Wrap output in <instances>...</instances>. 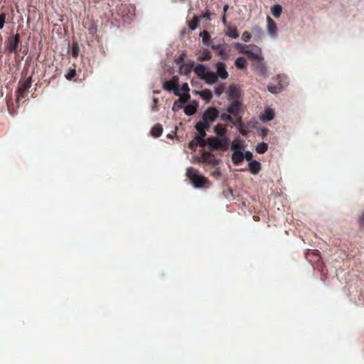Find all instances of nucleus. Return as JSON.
I'll use <instances>...</instances> for the list:
<instances>
[{
    "label": "nucleus",
    "mask_w": 364,
    "mask_h": 364,
    "mask_svg": "<svg viewBox=\"0 0 364 364\" xmlns=\"http://www.w3.org/2000/svg\"><path fill=\"white\" fill-rule=\"evenodd\" d=\"M186 176L196 188H202L208 183V179L199 175L198 171L193 167L187 168Z\"/></svg>",
    "instance_id": "1"
},
{
    "label": "nucleus",
    "mask_w": 364,
    "mask_h": 364,
    "mask_svg": "<svg viewBox=\"0 0 364 364\" xmlns=\"http://www.w3.org/2000/svg\"><path fill=\"white\" fill-rule=\"evenodd\" d=\"M228 137L210 136L208 138V145L210 151L219 149L225 150L228 149Z\"/></svg>",
    "instance_id": "2"
},
{
    "label": "nucleus",
    "mask_w": 364,
    "mask_h": 364,
    "mask_svg": "<svg viewBox=\"0 0 364 364\" xmlns=\"http://www.w3.org/2000/svg\"><path fill=\"white\" fill-rule=\"evenodd\" d=\"M219 116V112L215 107H209L203 114L202 120L199 123L210 127V124L215 121Z\"/></svg>",
    "instance_id": "3"
},
{
    "label": "nucleus",
    "mask_w": 364,
    "mask_h": 364,
    "mask_svg": "<svg viewBox=\"0 0 364 364\" xmlns=\"http://www.w3.org/2000/svg\"><path fill=\"white\" fill-rule=\"evenodd\" d=\"M32 83V76L28 77L25 81H19V86L16 90L17 101L19 100L20 97L24 98L26 95V92L31 87Z\"/></svg>",
    "instance_id": "4"
},
{
    "label": "nucleus",
    "mask_w": 364,
    "mask_h": 364,
    "mask_svg": "<svg viewBox=\"0 0 364 364\" xmlns=\"http://www.w3.org/2000/svg\"><path fill=\"white\" fill-rule=\"evenodd\" d=\"M179 77L177 75L173 76L171 80L164 82L163 88L167 91H173L175 95H180L178 90Z\"/></svg>",
    "instance_id": "5"
},
{
    "label": "nucleus",
    "mask_w": 364,
    "mask_h": 364,
    "mask_svg": "<svg viewBox=\"0 0 364 364\" xmlns=\"http://www.w3.org/2000/svg\"><path fill=\"white\" fill-rule=\"evenodd\" d=\"M281 78L280 75L272 78V82L267 86V89L271 93L277 94L282 90Z\"/></svg>",
    "instance_id": "6"
},
{
    "label": "nucleus",
    "mask_w": 364,
    "mask_h": 364,
    "mask_svg": "<svg viewBox=\"0 0 364 364\" xmlns=\"http://www.w3.org/2000/svg\"><path fill=\"white\" fill-rule=\"evenodd\" d=\"M20 43V35L15 34L13 37L9 39V44L7 49L10 53H17V48Z\"/></svg>",
    "instance_id": "7"
},
{
    "label": "nucleus",
    "mask_w": 364,
    "mask_h": 364,
    "mask_svg": "<svg viewBox=\"0 0 364 364\" xmlns=\"http://www.w3.org/2000/svg\"><path fill=\"white\" fill-rule=\"evenodd\" d=\"M217 72L216 75H218V78L220 77L223 80L227 79L228 77V73L226 70V65L224 63L218 62L216 64Z\"/></svg>",
    "instance_id": "8"
},
{
    "label": "nucleus",
    "mask_w": 364,
    "mask_h": 364,
    "mask_svg": "<svg viewBox=\"0 0 364 364\" xmlns=\"http://www.w3.org/2000/svg\"><path fill=\"white\" fill-rule=\"evenodd\" d=\"M240 107L241 103L237 100H235L228 107V112L234 117H237L240 114Z\"/></svg>",
    "instance_id": "9"
},
{
    "label": "nucleus",
    "mask_w": 364,
    "mask_h": 364,
    "mask_svg": "<svg viewBox=\"0 0 364 364\" xmlns=\"http://www.w3.org/2000/svg\"><path fill=\"white\" fill-rule=\"evenodd\" d=\"M267 31L271 36L275 37L277 36V26L276 23L269 16L267 18Z\"/></svg>",
    "instance_id": "10"
},
{
    "label": "nucleus",
    "mask_w": 364,
    "mask_h": 364,
    "mask_svg": "<svg viewBox=\"0 0 364 364\" xmlns=\"http://www.w3.org/2000/svg\"><path fill=\"white\" fill-rule=\"evenodd\" d=\"M244 160V154L241 151H235L232 154V161L235 165H240Z\"/></svg>",
    "instance_id": "11"
},
{
    "label": "nucleus",
    "mask_w": 364,
    "mask_h": 364,
    "mask_svg": "<svg viewBox=\"0 0 364 364\" xmlns=\"http://www.w3.org/2000/svg\"><path fill=\"white\" fill-rule=\"evenodd\" d=\"M203 80H204L206 83L212 85L218 80V75L215 73L208 70Z\"/></svg>",
    "instance_id": "12"
},
{
    "label": "nucleus",
    "mask_w": 364,
    "mask_h": 364,
    "mask_svg": "<svg viewBox=\"0 0 364 364\" xmlns=\"http://www.w3.org/2000/svg\"><path fill=\"white\" fill-rule=\"evenodd\" d=\"M248 166L250 171L254 175L257 174L261 170V164L256 160L251 161Z\"/></svg>",
    "instance_id": "13"
},
{
    "label": "nucleus",
    "mask_w": 364,
    "mask_h": 364,
    "mask_svg": "<svg viewBox=\"0 0 364 364\" xmlns=\"http://www.w3.org/2000/svg\"><path fill=\"white\" fill-rule=\"evenodd\" d=\"M274 117V112L273 109H267L260 116V119L262 122H269Z\"/></svg>",
    "instance_id": "14"
},
{
    "label": "nucleus",
    "mask_w": 364,
    "mask_h": 364,
    "mask_svg": "<svg viewBox=\"0 0 364 364\" xmlns=\"http://www.w3.org/2000/svg\"><path fill=\"white\" fill-rule=\"evenodd\" d=\"M195 128L199 134V135L196 136V137L205 138L206 136L205 130L208 129L210 127H205V125L203 124L202 123L197 122Z\"/></svg>",
    "instance_id": "15"
},
{
    "label": "nucleus",
    "mask_w": 364,
    "mask_h": 364,
    "mask_svg": "<svg viewBox=\"0 0 364 364\" xmlns=\"http://www.w3.org/2000/svg\"><path fill=\"white\" fill-rule=\"evenodd\" d=\"M211 47L214 50H216L218 52V54L221 58H223V59L227 58L226 53H225L226 50H225V47L224 45H223V44L212 45Z\"/></svg>",
    "instance_id": "16"
},
{
    "label": "nucleus",
    "mask_w": 364,
    "mask_h": 364,
    "mask_svg": "<svg viewBox=\"0 0 364 364\" xmlns=\"http://www.w3.org/2000/svg\"><path fill=\"white\" fill-rule=\"evenodd\" d=\"M214 131L218 137H227V129L224 125L220 124H217L214 127Z\"/></svg>",
    "instance_id": "17"
},
{
    "label": "nucleus",
    "mask_w": 364,
    "mask_h": 364,
    "mask_svg": "<svg viewBox=\"0 0 364 364\" xmlns=\"http://www.w3.org/2000/svg\"><path fill=\"white\" fill-rule=\"evenodd\" d=\"M207 71L208 70H206L205 67L203 65H202V64H198L194 68V72L202 80L204 77L205 75L206 74Z\"/></svg>",
    "instance_id": "18"
},
{
    "label": "nucleus",
    "mask_w": 364,
    "mask_h": 364,
    "mask_svg": "<svg viewBox=\"0 0 364 364\" xmlns=\"http://www.w3.org/2000/svg\"><path fill=\"white\" fill-rule=\"evenodd\" d=\"M229 96L234 100H237L240 95V90L236 86L230 85L228 90Z\"/></svg>",
    "instance_id": "19"
},
{
    "label": "nucleus",
    "mask_w": 364,
    "mask_h": 364,
    "mask_svg": "<svg viewBox=\"0 0 364 364\" xmlns=\"http://www.w3.org/2000/svg\"><path fill=\"white\" fill-rule=\"evenodd\" d=\"M193 67V63L191 64H181L179 68L180 73L182 75H188Z\"/></svg>",
    "instance_id": "20"
},
{
    "label": "nucleus",
    "mask_w": 364,
    "mask_h": 364,
    "mask_svg": "<svg viewBox=\"0 0 364 364\" xmlns=\"http://www.w3.org/2000/svg\"><path fill=\"white\" fill-rule=\"evenodd\" d=\"M163 132L162 126L160 124H157L154 126V127L151 129V135L154 137H159L161 135Z\"/></svg>",
    "instance_id": "21"
},
{
    "label": "nucleus",
    "mask_w": 364,
    "mask_h": 364,
    "mask_svg": "<svg viewBox=\"0 0 364 364\" xmlns=\"http://www.w3.org/2000/svg\"><path fill=\"white\" fill-rule=\"evenodd\" d=\"M200 97L206 102H210L213 97L212 92L208 89H205L200 92Z\"/></svg>",
    "instance_id": "22"
},
{
    "label": "nucleus",
    "mask_w": 364,
    "mask_h": 364,
    "mask_svg": "<svg viewBox=\"0 0 364 364\" xmlns=\"http://www.w3.org/2000/svg\"><path fill=\"white\" fill-rule=\"evenodd\" d=\"M282 12V7L279 4L274 5L271 8V13L275 18H279Z\"/></svg>",
    "instance_id": "23"
},
{
    "label": "nucleus",
    "mask_w": 364,
    "mask_h": 364,
    "mask_svg": "<svg viewBox=\"0 0 364 364\" xmlns=\"http://www.w3.org/2000/svg\"><path fill=\"white\" fill-rule=\"evenodd\" d=\"M243 143L240 139H235L231 144V149L232 151H240L241 149H243Z\"/></svg>",
    "instance_id": "24"
},
{
    "label": "nucleus",
    "mask_w": 364,
    "mask_h": 364,
    "mask_svg": "<svg viewBox=\"0 0 364 364\" xmlns=\"http://www.w3.org/2000/svg\"><path fill=\"white\" fill-rule=\"evenodd\" d=\"M242 53L247 55L249 58L255 60H257L259 59V54L253 52L252 50L250 49L249 48H247L245 50H242Z\"/></svg>",
    "instance_id": "25"
},
{
    "label": "nucleus",
    "mask_w": 364,
    "mask_h": 364,
    "mask_svg": "<svg viewBox=\"0 0 364 364\" xmlns=\"http://www.w3.org/2000/svg\"><path fill=\"white\" fill-rule=\"evenodd\" d=\"M212 55L208 50H203L200 55L198 56V60L200 61H208L210 60Z\"/></svg>",
    "instance_id": "26"
},
{
    "label": "nucleus",
    "mask_w": 364,
    "mask_h": 364,
    "mask_svg": "<svg viewBox=\"0 0 364 364\" xmlns=\"http://www.w3.org/2000/svg\"><path fill=\"white\" fill-rule=\"evenodd\" d=\"M226 35L232 38H237L239 37V33L237 32V29L236 27H229L226 32Z\"/></svg>",
    "instance_id": "27"
},
{
    "label": "nucleus",
    "mask_w": 364,
    "mask_h": 364,
    "mask_svg": "<svg viewBox=\"0 0 364 364\" xmlns=\"http://www.w3.org/2000/svg\"><path fill=\"white\" fill-rule=\"evenodd\" d=\"M235 65L238 69H244L247 65V61L245 58L239 57L236 59Z\"/></svg>",
    "instance_id": "28"
},
{
    "label": "nucleus",
    "mask_w": 364,
    "mask_h": 364,
    "mask_svg": "<svg viewBox=\"0 0 364 364\" xmlns=\"http://www.w3.org/2000/svg\"><path fill=\"white\" fill-rule=\"evenodd\" d=\"M197 107L193 105H188L184 107V112L186 115H193L196 113Z\"/></svg>",
    "instance_id": "29"
},
{
    "label": "nucleus",
    "mask_w": 364,
    "mask_h": 364,
    "mask_svg": "<svg viewBox=\"0 0 364 364\" xmlns=\"http://www.w3.org/2000/svg\"><path fill=\"white\" fill-rule=\"evenodd\" d=\"M268 149V144L264 142L259 143L256 146V151L258 154H264Z\"/></svg>",
    "instance_id": "30"
},
{
    "label": "nucleus",
    "mask_w": 364,
    "mask_h": 364,
    "mask_svg": "<svg viewBox=\"0 0 364 364\" xmlns=\"http://www.w3.org/2000/svg\"><path fill=\"white\" fill-rule=\"evenodd\" d=\"M200 36L202 37L203 43L208 46L210 41V35L207 31H203L200 33Z\"/></svg>",
    "instance_id": "31"
},
{
    "label": "nucleus",
    "mask_w": 364,
    "mask_h": 364,
    "mask_svg": "<svg viewBox=\"0 0 364 364\" xmlns=\"http://www.w3.org/2000/svg\"><path fill=\"white\" fill-rule=\"evenodd\" d=\"M79 46L77 42H73L72 44V50H71V55L73 58H77L79 55Z\"/></svg>",
    "instance_id": "32"
},
{
    "label": "nucleus",
    "mask_w": 364,
    "mask_h": 364,
    "mask_svg": "<svg viewBox=\"0 0 364 364\" xmlns=\"http://www.w3.org/2000/svg\"><path fill=\"white\" fill-rule=\"evenodd\" d=\"M183 107V102L181 100H177L174 102V103L173 105L172 110L173 112H178Z\"/></svg>",
    "instance_id": "33"
},
{
    "label": "nucleus",
    "mask_w": 364,
    "mask_h": 364,
    "mask_svg": "<svg viewBox=\"0 0 364 364\" xmlns=\"http://www.w3.org/2000/svg\"><path fill=\"white\" fill-rule=\"evenodd\" d=\"M199 23V19L198 17H194L189 23L188 26L191 30H195Z\"/></svg>",
    "instance_id": "34"
},
{
    "label": "nucleus",
    "mask_w": 364,
    "mask_h": 364,
    "mask_svg": "<svg viewBox=\"0 0 364 364\" xmlns=\"http://www.w3.org/2000/svg\"><path fill=\"white\" fill-rule=\"evenodd\" d=\"M195 139L196 140V143H198V145L200 146L205 147L206 145H208V139L205 140L204 138L196 136H195Z\"/></svg>",
    "instance_id": "35"
},
{
    "label": "nucleus",
    "mask_w": 364,
    "mask_h": 364,
    "mask_svg": "<svg viewBox=\"0 0 364 364\" xmlns=\"http://www.w3.org/2000/svg\"><path fill=\"white\" fill-rule=\"evenodd\" d=\"M232 114H227V113H223L221 115H220V119L223 120V121H225V122H233V119H232V117L231 116Z\"/></svg>",
    "instance_id": "36"
},
{
    "label": "nucleus",
    "mask_w": 364,
    "mask_h": 364,
    "mask_svg": "<svg viewBox=\"0 0 364 364\" xmlns=\"http://www.w3.org/2000/svg\"><path fill=\"white\" fill-rule=\"evenodd\" d=\"M235 47L239 50L240 53H242V50H245L247 48H250V46H247V45H242L240 43H235Z\"/></svg>",
    "instance_id": "37"
},
{
    "label": "nucleus",
    "mask_w": 364,
    "mask_h": 364,
    "mask_svg": "<svg viewBox=\"0 0 364 364\" xmlns=\"http://www.w3.org/2000/svg\"><path fill=\"white\" fill-rule=\"evenodd\" d=\"M76 75L75 69H70L69 72L65 75V77L68 80H73V78Z\"/></svg>",
    "instance_id": "38"
},
{
    "label": "nucleus",
    "mask_w": 364,
    "mask_h": 364,
    "mask_svg": "<svg viewBox=\"0 0 364 364\" xmlns=\"http://www.w3.org/2000/svg\"><path fill=\"white\" fill-rule=\"evenodd\" d=\"M252 35L248 31H245L242 34V40L245 42H248L251 39Z\"/></svg>",
    "instance_id": "39"
},
{
    "label": "nucleus",
    "mask_w": 364,
    "mask_h": 364,
    "mask_svg": "<svg viewBox=\"0 0 364 364\" xmlns=\"http://www.w3.org/2000/svg\"><path fill=\"white\" fill-rule=\"evenodd\" d=\"M6 15L5 13L0 14V29H3L6 21Z\"/></svg>",
    "instance_id": "40"
},
{
    "label": "nucleus",
    "mask_w": 364,
    "mask_h": 364,
    "mask_svg": "<svg viewBox=\"0 0 364 364\" xmlns=\"http://www.w3.org/2000/svg\"><path fill=\"white\" fill-rule=\"evenodd\" d=\"M252 158H253V154L251 151H245V153L244 154V159H245L247 161L250 162L251 161H253Z\"/></svg>",
    "instance_id": "41"
},
{
    "label": "nucleus",
    "mask_w": 364,
    "mask_h": 364,
    "mask_svg": "<svg viewBox=\"0 0 364 364\" xmlns=\"http://www.w3.org/2000/svg\"><path fill=\"white\" fill-rule=\"evenodd\" d=\"M180 97L178 100H181L183 102V105L190 99V95L188 93H184L183 95H178Z\"/></svg>",
    "instance_id": "42"
},
{
    "label": "nucleus",
    "mask_w": 364,
    "mask_h": 364,
    "mask_svg": "<svg viewBox=\"0 0 364 364\" xmlns=\"http://www.w3.org/2000/svg\"><path fill=\"white\" fill-rule=\"evenodd\" d=\"M224 92V87L223 86H218L215 88V93L218 97H220L222 93Z\"/></svg>",
    "instance_id": "43"
},
{
    "label": "nucleus",
    "mask_w": 364,
    "mask_h": 364,
    "mask_svg": "<svg viewBox=\"0 0 364 364\" xmlns=\"http://www.w3.org/2000/svg\"><path fill=\"white\" fill-rule=\"evenodd\" d=\"M196 139L194 138L189 144V147L193 149V150H196L197 146H198V143H196Z\"/></svg>",
    "instance_id": "44"
},
{
    "label": "nucleus",
    "mask_w": 364,
    "mask_h": 364,
    "mask_svg": "<svg viewBox=\"0 0 364 364\" xmlns=\"http://www.w3.org/2000/svg\"><path fill=\"white\" fill-rule=\"evenodd\" d=\"M358 223L361 226H364V210L363 213L358 218Z\"/></svg>",
    "instance_id": "45"
},
{
    "label": "nucleus",
    "mask_w": 364,
    "mask_h": 364,
    "mask_svg": "<svg viewBox=\"0 0 364 364\" xmlns=\"http://www.w3.org/2000/svg\"><path fill=\"white\" fill-rule=\"evenodd\" d=\"M181 90L182 91L188 93V91L190 90H189V87H188V85L187 83H183L181 86Z\"/></svg>",
    "instance_id": "46"
},
{
    "label": "nucleus",
    "mask_w": 364,
    "mask_h": 364,
    "mask_svg": "<svg viewBox=\"0 0 364 364\" xmlns=\"http://www.w3.org/2000/svg\"><path fill=\"white\" fill-rule=\"evenodd\" d=\"M210 13L208 11H207L205 14L201 15L200 17L201 18H206V19H210Z\"/></svg>",
    "instance_id": "47"
},
{
    "label": "nucleus",
    "mask_w": 364,
    "mask_h": 364,
    "mask_svg": "<svg viewBox=\"0 0 364 364\" xmlns=\"http://www.w3.org/2000/svg\"><path fill=\"white\" fill-rule=\"evenodd\" d=\"M240 133L242 135V136H247V132L246 130H245L244 129H240Z\"/></svg>",
    "instance_id": "48"
},
{
    "label": "nucleus",
    "mask_w": 364,
    "mask_h": 364,
    "mask_svg": "<svg viewBox=\"0 0 364 364\" xmlns=\"http://www.w3.org/2000/svg\"><path fill=\"white\" fill-rule=\"evenodd\" d=\"M267 132H268V129H263L262 130V136L263 137L266 136H267Z\"/></svg>",
    "instance_id": "49"
},
{
    "label": "nucleus",
    "mask_w": 364,
    "mask_h": 364,
    "mask_svg": "<svg viewBox=\"0 0 364 364\" xmlns=\"http://www.w3.org/2000/svg\"><path fill=\"white\" fill-rule=\"evenodd\" d=\"M237 122L239 124L240 126H242V119H241V117H239L237 119Z\"/></svg>",
    "instance_id": "50"
},
{
    "label": "nucleus",
    "mask_w": 364,
    "mask_h": 364,
    "mask_svg": "<svg viewBox=\"0 0 364 364\" xmlns=\"http://www.w3.org/2000/svg\"><path fill=\"white\" fill-rule=\"evenodd\" d=\"M223 23L225 25L227 23V19H226V16L225 14H224L223 16Z\"/></svg>",
    "instance_id": "51"
},
{
    "label": "nucleus",
    "mask_w": 364,
    "mask_h": 364,
    "mask_svg": "<svg viewBox=\"0 0 364 364\" xmlns=\"http://www.w3.org/2000/svg\"><path fill=\"white\" fill-rule=\"evenodd\" d=\"M153 101H154V105H156L159 102V99L155 97V98H154Z\"/></svg>",
    "instance_id": "52"
},
{
    "label": "nucleus",
    "mask_w": 364,
    "mask_h": 364,
    "mask_svg": "<svg viewBox=\"0 0 364 364\" xmlns=\"http://www.w3.org/2000/svg\"><path fill=\"white\" fill-rule=\"evenodd\" d=\"M183 56H180L178 59L176 60L178 63H180L183 60Z\"/></svg>",
    "instance_id": "53"
},
{
    "label": "nucleus",
    "mask_w": 364,
    "mask_h": 364,
    "mask_svg": "<svg viewBox=\"0 0 364 364\" xmlns=\"http://www.w3.org/2000/svg\"><path fill=\"white\" fill-rule=\"evenodd\" d=\"M228 5H225L223 8V11H224V14H225V12L228 11Z\"/></svg>",
    "instance_id": "54"
},
{
    "label": "nucleus",
    "mask_w": 364,
    "mask_h": 364,
    "mask_svg": "<svg viewBox=\"0 0 364 364\" xmlns=\"http://www.w3.org/2000/svg\"><path fill=\"white\" fill-rule=\"evenodd\" d=\"M167 137L172 139L173 136V135H171V134H168V135H167Z\"/></svg>",
    "instance_id": "55"
}]
</instances>
